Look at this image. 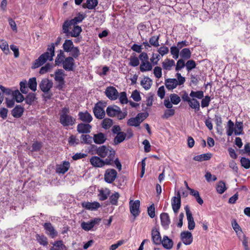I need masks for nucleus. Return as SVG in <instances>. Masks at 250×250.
<instances>
[{"label": "nucleus", "mask_w": 250, "mask_h": 250, "mask_svg": "<svg viewBox=\"0 0 250 250\" xmlns=\"http://www.w3.org/2000/svg\"><path fill=\"white\" fill-rule=\"evenodd\" d=\"M112 120L109 118H105L103 120L102 124V127L107 129L109 128L112 125Z\"/></svg>", "instance_id": "5fc2aeb1"}, {"label": "nucleus", "mask_w": 250, "mask_h": 250, "mask_svg": "<svg viewBox=\"0 0 250 250\" xmlns=\"http://www.w3.org/2000/svg\"><path fill=\"white\" fill-rule=\"evenodd\" d=\"M191 53L189 48H185L180 52V56L183 59L188 60L190 58Z\"/></svg>", "instance_id": "58836bf2"}, {"label": "nucleus", "mask_w": 250, "mask_h": 250, "mask_svg": "<svg viewBox=\"0 0 250 250\" xmlns=\"http://www.w3.org/2000/svg\"><path fill=\"white\" fill-rule=\"evenodd\" d=\"M175 111L174 108H168L165 110L164 114L162 116L163 119H168L173 116L175 114Z\"/></svg>", "instance_id": "49530a36"}, {"label": "nucleus", "mask_w": 250, "mask_h": 250, "mask_svg": "<svg viewBox=\"0 0 250 250\" xmlns=\"http://www.w3.org/2000/svg\"><path fill=\"white\" fill-rule=\"evenodd\" d=\"M231 225L233 229L239 237H240L241 236H243V235H244L241 227L237 223L236 219H234L231 221Z\"/></svg>", "instance_id": "2f4dec72"}, {"label": "nucleus", "mask_w": 250, "mask_h": 250, "mask_svg": "<svg viewBox=\"0 0 250 250\" xmlns=\"http://www.w3.org/2000/svg\"><path fill=\"white\" fill-rule=\"evenodd\" d=\"M104 93L106 97L111 100H115L119 97V93L117 90L113 86L107 87Z\"/></svg>", "instance_id": "9b49d317"}, {"label": "nucleus", "mask_w": 250, "mask_h": 250, "mask_svg": "<svg viewBox=\"0 0 250 250\" xmlns=\"http://www.w3.org/2000/svg\"><path fill=\"white\" fill-rule=\"evenodd\" d=\"M185 61L183 59H179L176 63L175 67V70L178 71L182 68H184L185 66Z\"/></svg>", "instance_id": "69168bd1"}, {"label": "nucleus", "mask_w": 250, "mask_h": 250, "mask_svg": "<svg viewBox=\"0 0 250 250\" xmlns=\"http://www.w3.org/2000/svg\"><path fill=\"white\" fill-rule=\"evenodd\" d=\"M117 176V172L115 169L108 168L105 171L104 179L106 183L110 184L115 181Z\"/></svg>", "instance_id": "1a4fd4ad"}, {"label": "nucleus", "mask_w": 250, "mask_h": 250, "mask_svg": "<svg viewBox=\"0 0 250 250\" xmlns=\"http://www.w3.org/2000/svg\"><path fill=\"white\" fill-rule=\"evenodd\" d=\"M98 4V0H86V4H83V7L88 9H94Z\"/></svg>", "instance_id": "4c0bfd02"}, {"label": "nucleus", "mask_w": 250, "mask_h": 250, "mask_svg": "<svg viewBox=\"0 0 250 250\" xmlns=\"http://www.w3.org/2000/svg\"><path fill=\"white\" fill-rule=\"evenodd\" d=\"M66 27L67 31H65L64 24L62 26V30L64 33H65L67 36H71L73 37H77L79 36L81 32H82V28L78 25H67Z\"/></svg>", "instance_id": "39448f33"}, {"label": "nucleus", "mask_w": 250, "mask_h": 250, "mask_svg": "<svg viewBox=\"0 0 250 250\" xmlns=\"http://www.w3.org/2000/svg\"><path fill=\"white\" fill-rule=\"evenodd\" d=\"M81 143L90 144L92 143L93 138L88 134H83L81 137Z\"/></svg>", "instance_id": "09e8293b"}, {"label": "nucleus", "mask_w": 250, "mask_h": 250, "mask_svg": "<svg viewBox=\"0 0 250 250\" xmlns=\"http://www.w3.org/2000/svg\"><path fill=\"white\" fill-rule=\"evenodd\" d=\"M180 49L177 45L171 47L170 53L174 59H177L179 58Z\"/></svg>", "instance_id": "8fccbe9b"}, {"label": "nucleus", "mask_w": 250, "mask_h": 250, "mask_svg": "<svg viewBox=\"0 0 250 250\" xmlns=\"http://www.w3.org/2000/svg\"><path fill=\"white\" fill-rule=\"evenodd\" d=\"M82 206L83 208L91 210H96L101 206L100 203L97 202L92 203L84 202L82 203Z\"/></svg>", "instance_id": "6ab92c4d"}, {"label": "nucleus", "mask_w": 250, "mask_h": 250, "mask_svg": "<svg viewBox=\"0 0 250 250\" xmlns=\"http://www.w3.org/2000/svg\"><path fill=\"white\" fill-rule=\"evenodd\" d=\"M240 163L243 167L246 169H249L250 167V160L249 158L242 157L240 160Z\"/></svg>", "instance_id": "13d9d810"}, {"label": "nucleus", "mask_w": 250, "mask_h": 250, "mask_svg": "<svg viewBox=\"0 0 250 250\" xmlns=\"http://www.w3.org/2000/svg\"><path fill=\"white\" fill-rule=\"evenodd\" d=\"M64 71L62 69H58L55 73V80L58 83L57 88L61 89L64 84Z\"/></svg>", "instance_id": "6e6552de"}, {"label": "nucleus", "mask_w": 250, "mask_h": 250, "mask_svg": "<svg viewBox=\"0 0 250 250\" xmlns=\"http://www.w3.org/2000/svg\"><path fill=\"white\" fill-rule=\"evenodd\" d=\"M64 69L66 71H72L74 66V60L72 57H66L62 64Z\"/></svg>", "instance_id": "4468645a"}, {"label": "nucleus", "mask_w": 250, "mask_h": 250, "mask_svg": "<svg viewBox=\"0 0 250 250\" xmlns=\"http://www.w3.org/2000/svg\"><path fill=\"white\" fill-rule=\"evenodd\" d=\"M120 194L118 192H115L112 194L109 197L110 202L112 205H117Z\"/></svg>", "instance_id": "603ef678"}, {"label": "nucleus", "mask_w": 250, "mask_h": 250, "mask_svg": "<svg viewBox=\"0 0 250 250\" xmlns=\"http://www.w3.org/2000/svg\"><path fill=\"white\" fill-rule=\"evenodd\" d=\"M28 85L30 89L33 91H35L37 89V85L36 78L33 77L29 79L28 83Z\"/></svg>", "instance_id": "de8ad7c7"}, {"label": "nucleus", "mask_w": 250, "mask_h": 250, "mask_svg": "<svg viewBox=\"0 0 250 250\" xmlns=\"http://www.w3.org/2000/svg\"><path fill=\"white\" fill-rule=\"evenodd\" d=\"M126 134L125 133L122 132L118 133L116 136L114 138V143L115 145H118L123 142L125 139Z\"/></svg>", "instance_id": "f704fd0d"}, {"label": "nucleus", "mask_w": 250, "mask_h": 250, "mask_svg": "<svg viewBox=\"0 0 250 250\" xmlns=\"http://www.w3.org/2000/svg\"><path fill=\"white\" fill-rule=\"evenodd\" d=\"M83 17L82 15L79 14L77 17H75L74 19H72L70 21H65L63 24H64V26L66 27L67 25H76V24L81 22L83 19ZM65 31L66 32L67 31L66 27H65Z\"/></svg>", "instance_id": "aec40b11"}, {"label": "nucleus", "mask_w": 250, "mask_h": 250, "mask_svg": "<svg viewBox=\"0 0 250 250\" xmlns=\"http://www.w3.org/2000/svg\"><path fill=\"white\" fill-rule=\"evenodd\" d=\"M148 116L147 113H139L135 118H131L127 121V125L129 126H138L145 120Z\"/></svg>", "instance_id": "0eeeda50"}, {"label": "nucleus", "mask_w": 250, "mask_h": 250, "mask_svg": "<svg viewBox=\"0 0 250 250\" xmlns=\"http://www.w3.org/2000/svg\"><path fill=\"white\" fill-rule=\"evenodd\" d=\"M175 65V62L173 60L167 58L162 63V67L164 69L170 70L172 66Z\"/></svg>", "instance_id": "473e14b6"}, {"label": "nucleus", "mask_w": 250, "mask_h": 250, "mask_svg": "<svg viewBox=\"0 0 250 250\" xmlns=\"http://www.w3.org/2000/svg\"><path fill=\"white\" fill-rule=\"evenodd\" d=\"M243 124L241 122H236L235 124V128L234 130V134L235 135H239L241 134H243L244 132H243Z\"/></svg>", "instance_id": "ea45409f"}, {"label": "nucleus", "mask_w": 250, "mask_h": 250, "mask_svg": "<svg viewBox=\"0 0 250 250\" xmlns=\"http://www.w3.org/2000/svg\"><path fill=\"white\" fill-rule=\"evenodd\" d=\"M93 112L95 116L99 119H102L105 116V111L100 106L96 104L93 108Z\"/></svg>", "instance_id": "b1692460"}, {"label": "nucleus", "mask_w": 250, "mask_h": 250, "mask_svg": "<svg viewBox=\"0 0 250 250\" xmlns=\"http://www.w3.org/2000/svg\"><path fill=\"white\" fill-rule=\"evenodd\" d=\"M36 99L35 94L33 93H30L26 96L24 100L27 104L31 105Z\"/></svg>", "instance_id": "a18cd8bd"}, {"label": "nucleus", "mask_w": 250, "mask_h": 250, "mask_svg": "<svg viewBox=\"0 0 250 250\" xmlns=\"http://www.w3.org/2000/svg\"><path fill=\"white\" fill-rule=\"evenodd\" d=\"M36 238L38 242L41 245L46 246L48 244L47 239L44 235H40L39 234H37Z\"/></svg>", "instance_id": "6e6d98bb"}, {"label": "nucleus", "mask_w": 250, "mask_h": 250, "mask_svg": "<svg viewBox=\"0 0 250 250\" xmlns=\"http://www.w3.org/2000/svg\"><path fill=\"white\" fill-rule=\"evenodd\" d=\"M74 46L72 41L70 40H66L63 44L62 47L64 51L69 52Z\"/></svg>", "instance_id": "c9c22d12"}, {"label": "nucleus", "mask_w": 250, "mask_h": 250, "mask_svg": "<svg viewBox=\"0 0 250 250\" xmlns=\"http://www.w3.org/2000/svg\"><path fill=\"white\" fill-rule=\"evenodd\" d=\"M181 205V200L176 197H173L171 200V206L172 209L175 213H177Z\"/></svg>", "instance_id": "a878e982"}, {"label": "nucleus", "mask_w": 250, "mask_h": 250, "mask_svg": "<svg viewBox=\"0 0 250 250\" xmlns=\"http://www.w3.org/2000/svg\"><path fill=\"white\" fill-rule=\"evenodd\" d=\"M0 48L4 54L7 55L9 53L8 44L5 40H0Z\"/></svg>", "instance_id": "e433bc0d"}, {"label": "nucleus", "mask_w": 250, "mask_h": 250, "mask_svg": "<svg viewBox=\"0 0 250 250\" xmlns=\"http://www.w3.org/2000/svg\"><path fill=\"white\" fill-rule=\"evenodd\" d=\"M120 102L122 104H127L128 101L125 92H122L119 95Z\"/></svg>", "instance_id": "0e129e2a"}, {"label": "nucleus", "mask_w": 250, "mask_h": 250, "mask_svg": "<svg viewBox=\"0 0 250 250\" xmlns=\"http://www.w3.org/2000/svg\"><path fill=\"white\" fill-rule=\"evenodd\" d=\"M45 229L47 231L46 233L51 238H54L57 235V232L55 230L54 227L50 223H45L43 225Z\"/></svg>", "instance_id": "412c9836"}, {"label": "nucleus", "mask_w": 250, "mask_h": 250, "mask_svg": "<svg viewBox=\"0 0 250 250\" xmlns=\"http://www.w3.org/2000/svg\"><path fill=\"white\" fill-rule=\"evenodd\" d=\"M101 220V219L100 218H96L87 222H83L81 226L82 228L84 230L89 231L91 230L95 225L99 224Z\"/></svg>", "instance_id": "f8f14e48"}, {"label": "nucleus", "mask_w": 250, "mask_h": 250, "mask_svg": "<svg viewBox=\"0 0 250 250\" xmlns=\"http://www.w3.org/2000/svg\"><path fill=\"white\" fill-rule=\"evenodd\" d=\"M185 66H186L187 71L189 72L196 67V64L194 60H189L187 62Z\"/></svg>", "instance_id": "864d4df0"}, {"label": "nucleus", "mask_w": 250, "mask_h": 250, "mask_svg": "<svg viewBox=\"0 0 250 250\" xmlns=\"http://www.w3.org/2000/svg\"><path fill=\"white\" fill-rule=\"evenodd\" d=\"M79 117L81 121L86 123H90L93 119L91 114L87 111L85 112H79Z\"/></svg>", "instance_id": "bb28decb"}, {"label": "nucleus", "mask_w": 250, "mask_h": 250, "mask_svg": "<svg viewBox=\"0 0 250 250\" xmlns=\"http://www.w3.org/2000/svg\"><path fill=\"white\" fill-rule=\"evenodd\" d=\"M160 219L161 225L165 228V229H167L168 228L169 225L170 223L168 213H162L160 215Z\"/></svg>", "instance_id": "393cba45"}, {"label": "nucleus", "mask_w": 250, "mask_h": 250, "mask_svg": "<svg viewBox=\"0 0 250 250\" xmlns=\"http://www.w3.org/2000/svg\"><path fill=\"white\" fill-rule=\"evenodd\" d=\"M216 191L219 194H223L227 189L225 183L223 181L218 182L216 186Z\"/></svg>", "instance_id": "a19ab883"}, {"label": "nucleus", "mask_w": 250, "mask_h": 250, "mask_svg": "<svg viewBox=\"0 0 250 250\" xmlns=\"http://www.w3.org/2000/svg\"><path fill=\"white\" fill-rule=\"evenodd\" d=\"M211 156L212 154L210 153H204L201 155L195 156V157H194L193 160L198 162L208 161L210 159Z\"/></svg>", "instance_id": "72a5a7b5"}, {"label": "nucleus", "mask_w": 250, "mask_h": 250, "mask_svg": "<svg viewBox=\"0 0 250 250\" xmlns=\"http://www.w3.org/2000/svg\"><path fill=\"white\" fill-rule=\"evenodd\" d=\"M234 125L233 122L231 120H229L228 122L227 128V134L228 136H231L233 132H234Z\"/></svg>", "instance_id": "37998d69"}, {"label": "nucleus", "mask_w": 250, "mask_h": 250, "mask_svg": "<svg viewBox=\"0 0 250 250\" xmlns=\"http://www.w3.org/2000/svg\"><path fill=\"white\" fill-rule=\"evenodd\" d=\"M52 68V65L49 63H46L44 66H42L40 70L41 74H43L49 71Z\"/></svg>", "instance_id": "680f3d73"}, {"label": "nucleus", "mask_w": 250, "mask_h": 250, "mask_svg": "<svg viewBox=\"0 0 250 250\" xmlns=\"http://www.w3.org/2000/svg\"><path fill=\"white\" fill-rule=\"evenodd\" d=\"M23 111L24 108L20 105H18L12 110V115L15 118H18L22 116Z\"/></svg>", "instance_id": "c85d7f7f"}, {"label": "nucleus", "mask_w": 250, "mask_h": 250, "mask_svg": "<svg viewBox=\"0 0 250 250\" xmlns=\"http://www.w3.org/2000/svg\"><path fill=\"white\" fill-rule=\"evenodd\" d=\"M106 136L102 132L94 134L93 137L94 142L98 145L104 144L106 141Z\"/></svg>", "instance_id": "a211bd4d"}, {"label": "nucleus", "mask_w": 250, "mask_h": 250, "mask_svg": "<svg viewBox=\"0 0 250 250\" xmlns=\"http://www.w3.org/2000/svg\"><path fill=\"white\" fill-rule=\"evenodd\" d=\"M91 164L94 167H102L106 165L105 162L98 156H92L90 159Z\"/></svg>", "instance_id": "dca6fc26"}, {"label": "nucleus", "mask_w": 250, "mask_h": 250, "mask_svg": "<svg viewBox=\"0 0 250 250\" xmlns=\"http://www.w3.org/2000/svg\"><path fill=\"white\" fill-rule=\"evenodd\" d=\"M181 239L186 245H190L193 241V237L190 232L188 231H182L180 234Z\"/></svg>", "instance_id": "ddd939ff"}, {"label": "nucleus", "mask_w": 250, "mask_h": 250, "mask_svg": "<svg viewBox=\"0 0 250 250\" xmlns=\"http://www.w3.org/2000/svg\"><path fill=\"white\" fill-rule=\"evenodd\" d=\"M169 97L172 104H178L181 102L180 97L176 94H171Z\"/></svg>", "instance_id": "4d7b16f0"}, {"label": "nucleus", "mask_w": 250, "mask_h": 250, "mask_svg": "<svg viewBox=\"0 0 250 250\" xmlns=\"http://www.w3.org/2000/svg\"><path fill=\"white\" fill-rule=\"evenodd\" d=\"M160 240V243H157V246L162 245L166 250H171L173 246V241L169 239L168 236L165 235L162 239L161 236L159 231L157 230V240Z\"/></svg>", "instance_id": "423d86ee"}, {"label": "nucleus", "mask_w": 250, "mask_h": 250, "mask_svg": "<svg viewBox=\"0 0 250 250\" xmlns=\"http://www.w3.org/2000/svg\"><path fill=\"white\" fill-rule=\"evenodd\" d=\"M181 97L184 102H187L188 105L192 109H194L195 112L199 111L200 109L199 102L196 99H201L204 96V92L202 90L194 91L191 90L189 95L186 91L181 92Z\"/></svg>", "instance_id": "f257e3e1"}, {"label": "nucleus", "mask_w": 250, "mask_h": 250, "mask_svg": "<svg viewBox=\"0 0 250 250\" xmlns=\"http://www.w3.org/2000/svg\"><path fill=\"white\" fill-rule=\"evenodd\" d=\"M91 126L87 124L81 123L78 125L77 129L79 133H87L90 132Z\"/></svg>", "instance_id": "4be33fe9"}, {"label": "nucleus", "mask_w": 250, "mask_h": 250, "mask_svg": "<svg viewBox=\"0 0 250 250\" xmlns=\"http://www.w3.org/2000/svg\"><path fill=\"white\" fill-rule=\"evenodd\" d=\"M69 113V108L64 107L60 113V122L63 126H72L75 123V119L70 115Z\"/></svg>", "instance_id": "20e7f679"}, {"label": "nucleus", "mask_w": 250, "mask_h": 250, "mask_svg": "<svg viewBox=\"0 0 250 250\" xmlns=\"http://www.w3.org/2000/svg\"><path fill=\"white\" fill-rule=\"evenodd\" d=\"M13 97L17 103H21L24 100L23 96L20 93L19 90H14Z\"/></svg>", "instance_id": "79ce46f5"}, {"label": "nucleus", "mask_w": 250, "mask_h": 250, "mask_svg": "<svg viewBox=\"0 0 250 250\" xmlns=\"http://www.w3.org/2000/svg\"><path fill=\"white\" fill-rule=\"evenodd\" d=\"M201 101V107L204 108L208 106L210 102V97L207 95L202 98Z\"/></svg>", "instance_id": "052dcab7"}, {"label": "nucleus", "mask_w": 250, "mask_h": 250, "mask_svg": "<svg viewBox=\"0 0 250 250\" xmlns=\"http://www.w3.org/2000/svg\"><path fill=\"white\" fill-rule=\"evenodd\" d=\"M52 82L47 79L42 80L39 84L41 90L43 92H48L52 87Z\"/></svg>", "instance_id": "2eb2a0df"}, {"label": "nucleus", "mask_w": 250, "mask_h": 250, "mask_svg": "<svg viewBox=\"0 0 250 250\" xmlns=\"http://www.w3.org/2000/svg\"><path fill=\"white\" fill-rule=\"evenodd\" d=\"M141 71L144 72L152 69L151 64L147 61L142 62L140 66Z\"/></svg>", "instance_id": "c03bdc74"}, {"label": "nucleus", "mask_w": 250, "mask_h": 250, "mask_svg": "<svg viewBox=\"0 0 250 250\" xmlns=\"http://www.w3.org/2000/svg\"><path fill=\"white\" fill-rule=\"evenodd\" d=\"M120 108L117 106H109L106 108V112L108 116L110 117L116 116L120 113Z\"/></svg>", "instance_id": "5701e85b"}, {"label": "nucleus", "mask_w": 250, "mask_h": 250, "mask_svg": "<svg viewBox=\"0 0 250 250\" xmlns=\"http://www.w3.org/2000/svg\"><path fill=\"white\" fill-rule=\"evenodd\" d=\"M165 85L168 90H172L178 85L177 80L176 79H168L165 81Z\"/></svg>", "instance_id": "c756f323"}, {"label": "nucleus", "mask_w": 250, "mask_h": 250, "mask_svg": "<svg viewBox=\"0 0 250 250\" xmlns=\"http://www.w3.org/2000/svg\"><path fill=\"white\" fill-rule=\"evenodd\" d=\"M140 206V202L137 200L135 201L130 200L129 201V207L131 213L136 217L140 213L139 208Z\"/></svg>", "instance_id": "9d476101"}, {"label": "nucleus", "mask_w": 250, "mask_h": 250, "mask_svg": "<svg viewBox=\"0 0 250 250\" xmlns=\"http://www.w3.org/2000/svg\"><path fill=\"white\" fill-rule=\"evenodd\" d=\"M96 154L101 158H106L104 160L106 165H112L115 151L111 147L104 145L101 146L97 148Z\"/></svg>", "instance_id": "f03ea898"}, {"label": "nucleus", "mask_w": 250, "mask_h": 250, "mask_svg": "<svg viewBox=\"0 0 250 250\" xmlns=\"http://www.w3.org/2000/svg\"><path fill=\"white\" fill-rule=\"evenodd\" d=\"M110 194V189L107 188H105L104 189H99L98 196L100 201H104L108 198Z\"/></svg>", "instance_id": "cd10ccee"}, {"label": "nucleus", "mask_w": 250, "mask_h": 250, "mask_svg": "<svg viewBox=\"0 0 250 250\" xmlns=\"http://www.w3.org/2000/svg\"><path fill=\"white\" fill-rule=\"evenodd\" d=\"M55 55V44L48 45L46 52L42 54L33 63L32 68H36L44 64L47 61H52Z\"/></svg>", "instance_id": "7ed1b4c3"}, {"label": "nucleus", "mask_w": 250, "mask_h": 250, "mask_svg": "<svg viewBox=\"0 0 250 250\" xmlns=\"http://www.w3.org/2000/svg\"><path fill=\"white\" fill-rule=\"evenodd\" d=\"M129 64L130 66L135 67L138 66L139 64V60L136 56H131L129 59Z\"/></svg>", "instance_id": "bf43d9fd"}, {"label": "nucleus", "mask_w": 250, "mask_h": 250, "mask_svg": "<svg viewBox=\"0 0 250 250\" xmlns=\"http://www.w3.org/2000/svg\"><path fill=\"white\" fill-rule=\"evenodd\" d=\"M141 85L146 90L150 88L151 85V80L148 77L145 78L141 81Z\"/></svg>", "instance_id": "3c124183"}, {"label": "nucleus", "mask_w": 250, "mask_h": 250, "mask_svg": "<svg viewBox=\"0 0 250 250\" xmlns=\"http://www.w3.org/2000/svg\"><path fill=\"white\" fill-rule=\"evenodd\" d=\"M70 167V163L68 161H63L62 164L58 165L56 167V172L58 173L64 174Z\"/></svg>", "instance_id": "f3484780"}, {"label": "nucleus", "mask_w": 250, "mask_h": 250, "mask_svg": "<svg viewBox=\"0 0 250 250\" xmlns=\"http://www.w3.org/2000/svg\"><path fill=\"white\" fill-rule=\"evenodd\" d=\"M0 89L1 91L6 95H12L14 90H12L11 88H6L2 85H0Z\"/></svg>", "instance_id": "338daca9"}, {"label": "nucleus", "mask_w": 250, "mask_h": 250, "mask_svg": "<svg viewBox=\"0 0 250 250\" xmlns=\"http://www.w3.org/2000/svg\"><path fill=\"white\" fill-rule=\"evenodd\" d=\"M131 97L136 102H139L141 100L140 93L137 90L132 92Z\"/></svg>", "instance_id": "774afa93"}, {"label": "nucleus", "mask_w": 250, "mask_h": 250, "mask_svg": "<svg viewBox=\"0 0 250 250\" xmlns=\"http://www.w3.org/2000/svg\"><path fill=\"white\" fill-rule=\"evenodd\" d=\"M65 58L64 52L62 50H60L59 53L55 60V64L58 66L62 64Z\"/></svg>", "instance_id": "7c9ffc66"}, {"label": "nucleus", "mask_w": 250, "mask_h": 250, "mask_svg": "<svg viewBox=\"0 0 250 250\" xmlns=\"http://www.w3.org/2000/svg\"><path fill=\"white\" fill-rule=\"evenodd\" d=\"M69 53H70L71 55H72V57L74 58H78L80 55V50L78 47L74 46L71 50V51L69 52Z\"/></svg>", "instance_id": "e2e57ef3"}]
</instances>
